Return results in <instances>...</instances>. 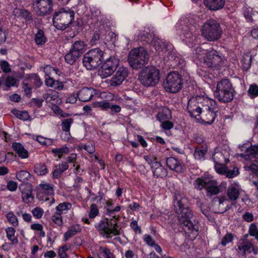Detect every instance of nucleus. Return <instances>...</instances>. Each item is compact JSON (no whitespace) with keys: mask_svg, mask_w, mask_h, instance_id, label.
I'll list each match as a JSON object with an SVG mask.
<instances>
[{"mask_svg":"<svg viewBox=\"0 0 258 258\" xmlns=\"http://www.w3.org/2000/svg\"><path fill=\"white\" fill-rule=\"evenodd\" d=\"M187 109L190 116L196 118L200 115L202 121L207 124L214 122L218 111L216 101L204 95L191 97Z\"/></svg>","mask_w":258,"mask_h":258,"instance_id":"f257e3e1","label":"nucleus"},{"mask_svg":"<svg viewBox=\"0 0 258 258\" xmlns=\"http://www.w3.org/2000/svg\"><path fill=\"white\" fill-rule=\"evenodd\" d=\"M187 200L180 195L175 196L174 206L178 219L184 230L195 238L198 235V226L191 220L192 214L187 207Z\"/></svg>","mask_w":258,"mask_h":258,"instance_id":"f03ea898","label":"nucleus"},{"mask_svg":"<svg viewBox=\"0 0 258 258\" xmlns=\"http://www.w3.org/2000/svg\"><path fill=\"white\" fill-rule=\"evenodd\" d=\"M198 19L195 15L184 17L176 25L181 38L186 43H192L196 39V26Z\"/></svg>","mask_w":258,"mask_h":258,"instance_id":"7ed1b4c3","label":"nucleus"},{"mask_svg":"<svg viewBox=\"0 0 258 258\" xmlns=\"http://www.w3.org/2000/svg\"><path fill=\"white\" fill-rule=\"evenodd\" d=\"M75 13L69 8H62L55 12L53 16V26L57 29L64 30L73 23Z\"/></svg>","mask_w":258,"mask_h":258,"instance_id":"20e7f679","label":"nucleus"},{"mask_svg":"<svg viewBox=\"0 0 258 258\" xmlns=\"http://www.w3.org/2000/svg\"><path fill=\"white\" fill-rule=\"evenodd\" d=\"M119 216L114 215L112 218H106L95 225L99 233L103 237L110 238L119 234L117 220Z\"/></svg>","mask_w":258,"mask_h":258,"instance_id":"39448f33","label":"nucleus"},{"mask_svg":"<svg viewBox=\"0 0 258 258\" xmlns=\"http://www.w3.org/2000/svg\"><path fill=\"white\" fill-rule=\"evenodd\" d=\"M234 92V89L229 80L224 79L217 83L214 95L220 101L225 103L233 99Z\"/></svg>","mask_w":258,"mask_h":258,"instance_id":"423d86ee","label":"nucleus"},{"mask_svg":"<svg viewBox=\"0 0 258 258\" xmlns=\"http://www.w3.org/2000/svg\"><path fill=\"white\" fill-rule=\"evenodd\" d=\"M149 59V54L145 48L139 47L134 48L130 52L128 62L132 68L138 69L147 64Z\"/></svg>","mask_w":258,"mask_h":258,"instance_id":"0eeeda50","label":"nucleus"},{"mask_svg":"<svg viewBox=\"0 0 258 258\" xmlns=\"http://www.w3.org/2000/svg\"><path fill=\"white\" fill-rule=\"evenodd\" d=\"M222 31L219 23L214 20L206 22L201 29L202 36L209 41L217 40L221 36Z\"/></svg>","mask_w":258,"mask_h":258,"instance_id":"6e6552de","label":"nucleus"},{"mask_svg":"<svg viewBox=\"0 0 258 258\" xmlns=\"http://www.w3.org/2000/svg\"><path fill=\"white\" fill-rule=\"evenodd\" d=\"M141 83L145 86H154L160 79V72L156 68L150 66L143 69L139 76Z\"/></svg>","mask_w":258,"mask_h":258,"instance_id":"1a4fd4ad","label":"nucleus"},{"mask_svg":"<svg viewBox=\"0 0 258 258\" xmlns=\"http://www.w3.org/2000/svg\"><path fill=\"white\" fill-rule=\"evenodd\" d=\"M103 52L99 48L90 50L84 56V66L87 70L97 68L102 62Z\"/></svg>","mask_w":258,"mask_h":258,"instance_id":"9d476101","label":"nucleus"},{"mask_svg":"<svg viewBox=\"0 0 258 258\" xmlns=\"http://www.w3.org/2000/svg\"><path fill=\"white\" fill-rule=\"evenodd\" d=\"M53 185L46 182L43 181L37 187V198L42 202H47L49 206L53 204L55 200Z\"/></svg>","mask_w":258,"mask_h":258,"instance_id":"9b49d317","label":"nucleus"},{"mask_svg":"<svg viewBox=\"0 0 258 258\" xmlns=\"http://www.w3.org/2000/svg\"><path fill=\"white\" fill-rule=\"evenodd\" d=\"M182 84L181 76L178 73L173 72L168 74L163 86L167 92L175 93L181 89Z\"/></svg>","mask_w":258,"mask_h":258,"instance_id":"f8f14e48","label":"nucleus"},{"mask_svg":"<svg viewBox=\"0 0 258 258\" xmlns=\"http://www.w3.org/2000/svg\"><path fill=\"white\" fill-rule=\"evenodd\" d=\"M119 59L115 56L107 58L98 71V75L102 78H106L111 75L119 66Z\"/></svg>","mask_w":258,"mask_h":258,"instance_id":"ddd939ff","label":"nucleus"},{"mask_svg":"<svg viewBox=\"0 0 258 258\" xmlns=\"http://www.w3.org/2000/svg\"><path fill=\"white\" fill-rule=\"evenodd\" d=\"M223 64V57L215 50L208 51L203 59V64L208 68L218 69Z\"/></svg>","mask_w":258,"mask_h":258,"instance_id":"4468645a","label":"nucleus"},{"mask_svg":"<svg viewBox=\"0 0 258 258\" xmlns=\"http://www.w3.org/2000/svg\"><path fill=\"white\" fill-rule=\"evenodd\" d=\"M33 9L39 16H45L50 13L52 10L51 0H33Z\"/></svg>","mask_w":258,"mask_h":258,"instance_id":"2eb2a0df","label":"nucleus"},{"mask_svg":"<svg viewBox=\"0 0 258 258\" xmlns=\"http://www.w3.org/2000/svg\"><path fill=\"white\" fill-rule=\"evenodd\" d=\"M128 76L126 68L121 67L119 68L115 74L110 80L111 86L116 87L121 85Z\"/></svg>","mask_w":258,"mask_h":258,"instance_id":"dca6fc26","label":"nucleus"},{"mask_svg":"<svg viewBox=\"0 0 258 258\" xmlns=\"http://www.w3.org/2000/svg\"><path fill=\"white\" fill-rule=\"evenodd\" d=\"M19 189L21 192L23 202L25 203H31L34 199V197L32 195L33 189L32 185L29 183H26L20 185Z\"/></svg>","mask_w":258,"mask_h":258,"instance_id":"f3484780","label":"nucleus"},{"mask_svg":"<svg viewBox=\"0 0 258 258\" xmlns=\"http://www.w3.org/2000/svg\"><path fill=\"white\" fill-rule=\"evenodd\" d=\"M237 247L238 252L243 255H245L246 252H253L255 254L257 253V249H255L250 242L243 239L239 240L237 244Z\"/></svg>","mask_w":258,"mask_h":258,"instance_id":"a211bd4d","label":"nucleus"},{"mask_svg":"<svg viewBox=\"0 0 258 258\" xmlns=\"http://www.w3.org/2000/svg\"><path fill=\"white\" fill-rule=\"evenodd\" d=\"M152 45L159 53H162L164 55L172 48V46L170 44L159 38H154Z\"/></svg>","mask_w":258,"mask_h":258,"instance_id":"6ab92c4d","label":"nucleus"},{"mask_svg":"<svg viewBox=\"0 0 258 258\" xmlns=\"http://www.w3.org/2000/svg\"><path fill=\"white\" fill-rule=\"evenodd\" d=\"M214 166L217 173L221 175H225L229 178H232L239 173L237 168H234L232 170H229L227 167L223 163L215 164Z\"/></svg>","mask_w":258,"mask_h":258,"instance_id":"aec40b11","label":"nucleus"},{"mask_svg":"<svg viewBox=\"0 0 258 258\" xmlns=\"http://www.w3.org/2000/svg\"><path fill=\"white\" fill-rule=\"evenodd\" d=\"M240 185L238 182H233L231 183L227 189V196L231 201H236L242 191Z\"/></svg>","mask_w":258,"mask_h":258,"instance_id":"412c9836","label":"nucleus"},{"mask_svg":"<svg viewBox=\"0 0 258 258\" xmlns=\"http://www.w3.org/2000/svg\"><path fill=\"white\" fill-rule=\"evenodd\" d=\"M167 166L171 169L177 172L183 170V166L180 160L174 157H169L166 159Z\"/></svg>","mask_w":258,"mask_h":258,"instance_id":"4be33fe9","label":"nucleus"},{"mask_svg":"<svg viewBox=\"0 0 258 258\" xmlns=\"http://www.w3.org/2000/svg\"><path fill=\"white\" fill-rule=\"evenodd\" d=\"M94 94V90L92 88L84 87L78 93V98L81 101L87 102L92 99Z\"/></svg>","mask_w":258,"mask_h":258,"instance_id":"5701e85b","label":"nucleus"},{"mask_svg":"<svg viewBox=\"0 0 258 258\" xmlns=\"http://www.w3.org/2000/svg\"><path fill=\"white\" fill-rule=\"evenodd\" d=\"M207 53V50L201 47H197L192 52V59L197 64H203V59L206 57Z\"/></svg>","mask_w":258,"mask_h":258,"instance_id":"b1692460","label":"nucleus"},{"mask_svg":"<svg viewBox=\"0 0 258 258\" xmlns=\"http://www.w3.org/2000/svg\"><path fill=\"white\" fill-rule=\"evenodd\" d=\"M205 5L212 10H217L222 8L224 2L223 0H204Z\"/></svg>","mask_w":258,"mask_h":258,"instance_id":"393cba45","label":"nucleus"},{"mask_svg":"<svg viewBox=\"0 0 258 258\" xmlns=\"http://www.w3.org/2000/svg\"><path fill=\"white\" fill-rule=\"evenodd\" d=\"M165 56H167L168 60L171 62L170 65L173 67L177 66L181 63L180 57L175 53L174 51L171 50V49L167 51Z\"/></svg>","mask_w":258,"mask_h":258,"instance_id":"a878e982","label":"nucleus"},{"mask_svg":"<svg viewBox=\"0 0 258 258\" xmlns=\"http://www.w3.org/2000/svg\"><path fill=\"white\" fill-rule=\"evenodd\" d=\"M86 44L82 41H77L72 46L71 49L80 56L86 50Z\"/></svg>","mask_w":258,"mask_h":258,"instance_id":"bb28decb","label":"nucleus"},{"mask_svg":"<svg viewBox=\"0 0 258 258\" xmlns=\"http://www.w3.org/2000/svg\"><path fill=\"white\" fill-rule=\"evenodd\" d=\"M158 119L161 122L166 121L171 118V112L167 107H163L157 115Z\"/></svg>","mask_w":258,"mask_h":258,"instance_id":"cd10ccee","label":"nucleus"},{"mask_svg":"<svg viewBox=\"0 0 258 258\" xmlns=\"http://www.w3.org/2000/svg\"><path fill=\"white\" fill-rule=\"evenodd\" d=\"M248 158L253 162H258V146H251L247 148Z\"/></svg>","mask_w":258,"mask_h":258,"instance_id":"c85d7f7f","label":"nucleus"},{"mask_svg":"<svg viewBox=\"0 0 258 258\" xmlns=\"http://www.w3.org/2000/svg\"><path fill=\"white\" fill-rule=\"evenodd\" d=\"M156 165V166L152 168L154 175L157 177L163 178L165 177L167 174L166 169L161 165L160 162Z\"/></svg>","mask_w":258,"mask_h":258,"instance_id":"c756f323","label":"nucleus"},{"mask_svg":"<svg viewBox=\"0 0 258 258\" xmlns=\"http://www.w3.org/2000/svg\"><path fill=\"white\" fill-rule=\"evenodd\" d=\"M99 258H115L110 249L106 247L100 246L97 250Z\"/></svg>","mask_w":258,"mask_h":258,"instance_id":"7c9ffc66","label":"nucleus"},{"mask_svg":"<svg viewBox=\"0 0 258 258\" xmlns=\"http://www.w3.org/2000/svg\"><path fill=\"white\" fill-rule=\"evenodd\" d=\"M80 57L78 53L74 51L72 49L64 56L66 61L69 64H73Z\"/></svg>","mask_w":258,"mask_h":258,"instance_id":"2f4dec72","label":"nucleus"},{"mask_svg":"<svg viewBox=\"0 0 258 258\" xmlns=\"http://www.w3.org/2000/svg\"><path fill=\"white\" fill-rule=\"evenodd\" d=\"M212 158L215 164L228 162V160L225 158L224 154L220 151L215 152L213 154Z\"/></svg>","mask_w":258,"mask_h":258,"instance_id":"473e14b6","label":"nucleus"},{"mask_svg":"<svg viewBox=\"0 0 258 258\" xmlns=\"http://www.w3.org/2000/svg\"><path fill=\"white\" fill-rule=\"evenodd\" d=\"M72 208L71 204L68 202H63L58 204L55 207L56 212L62 215L66 214Z\"/></svg>","mask_w":258,"mask_h":258,"instance_id":"72a5a7b5","label":"nucleus"},{"mask_svg":"<svg viewBox=\"0 0 258 258\" xmlns=\"http://www.w3.org/2000/svg\"><path fill=\"white\" fill-rule=\"evenodd\" d=\"M17 155L22 159H27L29 156L28 150L21 143H17Z\"/></svg>","mask_w":258,"mask_h":258,"instance_id":"f704fd0d","label":"nucleus"},{"mask_svg":"<svg viewBox=\"0 0 258 258\" xmlns=\"http://www.w3.org/2000/svg\"><path fill=\"white\" fill-rule=\"evenodd\" d=\"M216 180H210L209 184H207V190L208 193L213 195H217L219 192V189Z\"/></svg>","mask_w":258,"mask_h":258,"instance_id":"c9c22d12","label":"nucleus"},{"mask_svg":"<svg viewBox=\"0 0 258 258\" xmlns=\"http://www.w3.org/2000/svg\"><path fill=\"white\" fill-rule=\"evenodd\" d=\"M29 81L30 83L29 85L32 88H37L40 87L42 84V82L39 77L35 74L32 75L29 78Z\"/></svg>","mask_w":258,"mask_h":258,"instance_id":"e433bc0d","label":"nucleus"},{"mask_svg":"<svg viewBox=\"0 0 258 258\" xmlns=\"http://www.w3.org/2000/svg\"><path fill=\"white\" fill-rule=\"evenodd\" d=\"M80 231V228L78 225H76L70 227L69 230L64 234L65 241L68 240L70 237L74 236L77 233L79 232Z\"/></svg>","mask_w":258,"mask_h":258,"instance_id":"4c0bfd02","label":"nucleus"},{"mask_svg":"<svg viewBox=\"0 0 258 258\" xmlns=\"http://www.w3.org/2000/svg\"><path fill=\"white\" fill-rule=\"evenodd\" d=\"M35 41L37 45H41L46 41V38L42 30H38L35 35Z\"/></svg>","mask_w":258,"mask_h":258,"instance_id":"58836bf2","label":"nucleus"},{"mask_svg":"<svg viewBox=\"0 0 258 258\" xmlns=\"http://www.w3.org/2000/svg\"><path fill=\"white\" fill-rule=\"evenodd\" d=\"M34 171L38 175L42 176L48 172V170L44 164L38 163L34 166Z\"/></svg>","mask_w":258,"mask_h":258,"instance_id":"ea45409f","label":"nucleus"},{"mask_svg":"<svg viewBox=\"0 0 258 258\" xmlns=\"http://www.w3.org/2000/svg\"><path fill=\"white\" fill-rule=\"evenodd\" d=\"M31 178L30 174L25 170L20 171L17 175V179L25 183H28Z\"/></svg>","mask_w":258,"mask_h":258,"instance_id":"a19ab883","label":"nucleus"},{"mask_svg":"<svg viewBox=\"0 0 258 258\" xmlns=\"http://www.w3.org/2000/svg\"><path fill=\"white\" fill-rule=\"evenodd\" d=\"M69 150L67 146H63L59 148H54L52 149V152L55 156H57L59 159L61 158L63 154L69 153Z\"/></svg>","mask_w":258,"mask_h":258,"instance_id":"79ce46f5","label":"nucleus"},{"mask_svg":"<svg viewBox=\"0 0 258 258\" xmlns=\"http://www.w3.org/2000/svg\"><path fill=\"white\" fill-rule=\"evenodd\" d=\"M244 168L245 171L258 178V165L255 164H251V165L245 164Z\"/></svg>","mask_w":258,"mask_h":258,"instance_id":"37998d69","label":"nucleus"},{"mask_svg":"<svg viewBox=\"0 0 258 258\" xmlns=\"http://www.w3.org/2000/svg\"><path fill=\"white\" fill-rule=\"evenodd\" d=\"M210 180L208 179H203L199 178L197 179L194 183L195 188L198 189H202L203 187L209 184Z\"/></svg>","mask_w":258,"mask_h":258,"instance_id":"c03bdc74","label":"nucleus"},{"mask_svg":"<svg viewBox=\"0 0 258 258\" xmlns=\"http://www.w3.org/2000/svg\"><path fill=\"white\" fill-rule=\"evenodd\" d=\"M144 159L150 166L151 168H154L156 166V164H158L159 162L157 161V158L152 155H148L144 156Z\"/></svg>","mask_w":258,"mask_h":258,"instance_id":"a18cd8bd","label":"nucleus"},{"mask_svg":"<svg viewBox=\"0 0 258 258\" xmlns=\"http://www.w3.org/2000/svg\"><path fill=\"white\" fill-rule=\"evenodd\" d=\"M58 97V93L55 91H50L43 95V98L47 102H51Z\"/></svg>","mask_w":258,"mask_h":258,"instance_id":"49530a36","label":"nucleus"},{"mask_svg":"<svg viewBox=\"0 0 258 258\" xmlns=\"http://www.w3.org/2000/svg\"><path fill=\"white\" fill-rule=\"evenodd\" d=\"M35 140L40 144L46 146H50L53 142L52 139L45 138L41 136H36Z\"/></svg>","mask_w":258,"mask_h":258,"instance_id":"de8ad7c7","label":"nucleus"},{"mask_svg":"<svg viewBox=\"0 0 258 258\" xmlns=\"http://www.w3.org/2000/svg\"><path fill=\"white\" fill-rule=\"evenodd\" d=\"M207 150L205 148H196L194 153V156L196 159L201 160L204 158V156L207 153Z\"/></svg>","mask_w":258,"mask_h":258,"instance_id":"09e8293b","label":"nucleus"},{"mask_svg":"<svg viewBox=\"0 0 258 258\" xmlns=\"http://www.w3.org/2000/svg\"><path fill=\"white\" fill-rule=\"evenodd\" d=\"M73 122L72 118L64 119L61 123L62 130L64 132H70V127Z\"/></svg>","mask_w":258,"mask_h":258,"instance_id":"8fccbe9b","label":"nucleus"},{"mask_svg":"<svg viewBox=\"0 0 258 258\" xmlns=\"http://www.w3.org/2000/svg\"><path fill=\"white\" fill-rule=\"evenodd\" d=\"M52 221L58 226H61L62 224L61 215L55 212L52 216Z\"/></svg>","mask_w":258,"mask_h":258,"instance_id":"3c124183","label":"nucleus"},{"mask_svg":"<svg viewBox=\"0 0 258 258\" xmlns=\"http://www.w3.org/2000/svg\"><path fill=\"white\" fill-rule=\"evenodd\" d=\"M234 236L231 233H227L222 239L221 244L223 246H225L227 244L232 241Z\"/></svg>","mask_w":258,"mask_h":258,"instance_id":"603ef678","label":"nucleus"},{"mask_svg":"<svg viewBox=\"0 0 258 258\" xmlns=\"http://www.w3.org/2000/svg\"><path fill=\"white\" fill-rule=\"evenodd\" d=\"M80 149H84L90 154H92L95 152V148L94 144L90 143L88 145L82 144L79 146Z\"/></svg>","mask_w":258,"mask_h":258,"instance_id":"864d4df0","label":"nucleus"},{"mask_svg":"<svg viewBox=\"0 0 258 258\" xmlns=\"http://www.w3.org/2000/svg\"><path fill=\"white\" fill-rule=\"evenodd\" d=\"M40 70L42 71L45 75L48 77H50L53 74H56L55 69L50 66H46L44 67H42Z\"/></svg>","mask_w":258,"mask_h":258,"instance_id":"5fc2aeb1","label":"nucleus"},{"mask_svg":"<svg viewBox=\"0 0 258 258\" xmlns=\"http://www.w3.org/2000/svg\"><path fill=\"white\" fill-rule=\"evenodd\" d=\"M99 214V211L95 204H92L90 206V211L89 213V219H93Z\"/></svg>","mask_w":258,"mask_h":258,"instance_id":"6e6d98bb","label":"nucleus"},{"mask_svg":"<svg viewBox=\"0 0 258 258\" xmlns=\"http://www.w3.org/2000/svg\"><path fill=\"white\" fill-rule=\"evenodd\" d=\"M70 248V246L69 245H64L58 249V255L60 258H68V256L66 254V251L68 250Z\"/></svg>","mask_w":258,"mask_h":258,"instance_id":"4d7b16f0","label":"nucleus"},{"mask_svg":"<svg viewBox=\"0 0 258 258\" xmlns=\"http://www.w3.org/2000/svg\"><path fill=\"white\" fill-rule=\"evenodd\" d=\"M6 232L7 233V236L8 238L12 241L14 243V240L15 239V230L13 227H8L6 229Z\"/></svg>","mask_w":258,"mask_h":258,"instance_id":"13d9d810","label":"nucleus"},{"mask_svg":"<svg viewBox=\"0 0 258 258\" xmlns=\"http://www.w3.org/2000/svg\"><path fill=\"white\" fill-rule=\"evenodd\" d=\"M95 106L99 107L102 110H106L110 108V103L106 101H101L95 103Z\"/></svg>","mask_w":258,"mask_h":258,"instance_id":"bf43d9fd","label":"nucleus"},{"mask_svg":"<svg viewBox=\"0 0 258 258\" xmlns=\"http://www.w3.org/2000/svg\"><path fill=\"white\" fill-rule=\"evenodd\" d=\"M249 233L250 235L254 236L258 240V228L254 224H251L249 229Z\"/></svg>","mask_w":258,"mask_h":258,"instance_id":"052dcab7","label":"nucleus"},{"mask_svg":"<svg viewBox=\"0 0 258 258\" xmlns=\"http://www.w3.org/2000/svg\"><path fill=\"white\" fill-rule=\"evenodd\" d=\"M17 118L25 121L29 118V115L27 111H17Z\"/></svg>","mask_w":258,"mask_h":258,"instance_id":"680f3d73","label":"nucleus"},{"mask_svg":"<svg viewBox=\"0 0 258 258\" xmlns=\"http://www.w3.org/2000/svg\"><path fill=\"white\" fill-rule=\"evenodd\" d=\"M248 94L252 97H255L258 95V86L256 85H251L248 90Z\"/></svg>","mask_w":258,"mask_h":258,"instance_id":"e2e57ef3","label":"nucleus"},{"mask_svg":"<svg viewBox=\"0 0 258 258\" xmlns=\"http://www.w3.org/2000/svg\"><path fill=\"white\" fill-rule=\"evenodd\" d=\"M43 212V209L39 207L34 208L32 211L33 216L38 219L42 217Z\"/></svg>","mask_w":258,"mask_h":258,"instance_id":"0e129e2a","label":"nucleus"},{"mask_svg":"<svg viewBox=\"0 0 258 258\" xmlns=\"http://www.w3.org/2000/svg\"><path fill=\"white\" fill-rule=\"evenodd\" d=\"M16 83V81L15 78L12 76L8 77L5 81V85L8 88L14 86Z\"/></svg>","mask_w":258,"mask_h":258,"instance_id":"69168bd1","label":"nucleus"},{"mask_svg":"<svg viewBox=\"0 0 258 258\" xmlns=\"http://www.w3.org/2000/svg\"><path fill=\"white\" fill-rule=\"evenodd\" d=\"M2 70L6 73L11 72V68L8 62L5 60L2 61L0 63Z\"/></svg>","mask_w":258,"mask_h":258,"instance_id":"338daca9","label":"nucleus"},{"mask_svg":"<svg viewBox=\"0 0 258 258\" xmlns=\"http://www.w3.org/2000/svg\"><path fill=\"white\" fill-rule=\"evenodd\" d=\"M143 239L144 241L150 246H153L155 244L154 240L152 237L148 234L144 235Z\"/></svg>","mask_w":258,"mask_h":258,"instance_id":"774afa93","label":"nucleus"}]
</instances>
